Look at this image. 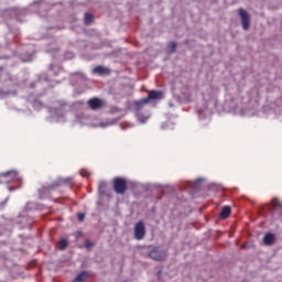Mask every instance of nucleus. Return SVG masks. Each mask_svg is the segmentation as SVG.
Instances as JSON below:
<instances>
[{"label": "nucleus", "instance_id": "9", "mask_svg": "<svg viewBox=\"0 0 282 282\" xmlns=\"http://www.w3.org/2000/svg\"><path fill=\"white\" fill-rule=\"evenodd\" d=\"M94 74H98V76H108V74H111V70L104 66H97L93 69Z\"/></svg>", "mask_w": 282, "mask_h": 282}, {"label": "nucleus", "instance_id": "14", "mask_svg": "<svg viewBox=\"0 0 282 282\" xmlns=\"http://www.w3.org/2000/svg\"><path fill=\"white\" fill-rule=\"evenodd\" d=\"M67 246H68V242L65 239H61L57 243L58 250H65Z\"/></svg>", "mask_w": 282, "mask_h": 282}, {"label": "nucleus", "instance_id": "20", "mask_svg": "<svg viewBox=\"0 0 282 282\" xmlns=\"http://www.w3.org/2000/svg\"><path fill=\"white\" fill-rule=\"evenodd\" d=\"M77 219L78 221H85V214H78Z\"/></svg>", "mask_w": 282, "mask_h": 282}, {"label": "nucleus", "instance_id": "1", "mask_svg": "<svg viewBox=\"0 0 282 282\" xmlns=\"http://www.w3.org/2000/svg\"><path fill=\"white\" fill-rule=\"evenodd\" d=\"M162 98V91L160 90H150L148 94V97L142 98L134 102V107L140 110L144 107V105H149L151 100H161Z\"/></svg>", "mask_w": 282, "mask_h": 282}, {"label": "nucleus", "instance_id": "6", "mask_svg": "<svg viewBox=\"0 0 282 282\" xmlns=\"http://www.w3.org/2000/svg\"><path fill=\"white\" fill-rule=\"evenodd\" d=\"M239 17L241 19L242 23V30H249L250 29V14L248 11L243 9H239Z\"/></svg>", "mask_w": 282, "mask_h": 282}, {"label": "nucleus", "instance_id": "15", "mask_svg": "<svg viewBox=\"0 0 282 282\" xmlns=\"http://www.w3.org/2000/svg\"><path fill=\"white\" fill-rule=\"evenodd\" d=\"M94 21V15L91 13H85V24L89 25Z\"/></svg>", "mask_w": 282, "mask_h": 282}, {"label": "nucleus", "instance_id": "3", "mask_svg": "<svg viewBox=\"0 0 282 282\" xmlns=\"http://www.w3.org/2000/svg\"><path fill=\"white\" fill-rule=\"evenodd\" d=\"M149 259H152L153 261H165L166 260V251L161 250L158 247H154L149 253Z\"/></svg>", "mask_w": 282, "mask_h": 282}, {"label": "nucleus", "instance_id": "19", "mask_svg": "<svg viewBox=\"0 0 282 282\" xmlns=\"http://www.w3.org/2000/svg\"><path fill=\"white\" fill-rule=\"evenodd\" d=\"M99 191H105V188H107V183L105 182H100L98 185Z\"/></svg>", "mask_w": 282, "mask_h": 282}, {"label": "nucleus", "instance_id": "7", "mask_svg": "<svg viewBox=\"0 0 282 282\" xmlns=\"http://www.w3.org/2000/svg\"><path fill=\"white\" fill-rule=\"evenodd\" d=\"M18 172L15 170L7 171L4 173L0 174V177L2 180H7V182H13V180H17Z\"/></svg>", "mask_w": 282, "mask_h": 282}, {"label": "nucleus", "instance_id": "16", "mask_svg": "<svg viewBox=\"0 0 282 282\" xmlns=\"http://www.w3.org/2000/svg\"><path fill=\"white\" fill-rule=\"evenodd\" d=\"M7 78H9L8 73L2 67H0V80H7Z\"/></svg>", "mask_w": 282, "mask_h": 282}, {"label": "nucleus", "instance_id": "18", "mask_svg": "<svg viewBox=\"0 0 282 282\" xmlns=\"http://www.w3.org/2000/svg\"><path fill=\"white\" fill-rule=\"evenodd\" d=\"M85 246H86L87 250H91V248L94 247V242L86 240Z\"/></svg>", "mask_w": 282, "mask_h": 282}, {"label": "nucleus", "instance_id": "11", "mask_svg": "<svg viewBox=\"0 0 282 282\" xmlns=\"http://www.w3.org/2000/svg\"><path fill=\"white\" fill-rule=\"evenodd\" d=\"M274 235L273 234H267L263 238L264 246H272L274 243Z\"/></svg>", "mask_w": 282, "mask_h": 282}, {"label": "nucleus", "instance_id": "13", "mask_svg": "<svg viewBox=\"0 0 282 282\" xmlns=\"http://www.w3.org/2000/svg\"><path fill=\"white\" fill-rule=\"evenodd\" d=\"M134 109H135V116L139 121L144 123V122H147V120H149V116H144V115H142V112H140L141 109L138 110V108L135 106H134Z\"/></svg>", "mask_w": 282, "mask_h": 282}, {"label": "nucleus", "instance_id": "8", "mask_svg": "<svg viewBox=\"0 0 282 282\" xmlns=\"http://www.w3.org/2000/svg\"><path fill=\"white\" fill-rule=\"evenodd\" d=\"M271 210L272 213H279L282 215V203L279 200V198H273L271 200Z\"/></svg>", "mask_w": 282, "mask_h": 282}, {"label": "nucleus", "instance_id": "5", "mask_svg": "<svg viewBox=\"0 0 282 282\" xmlns=\"http://www.w3.org/2000/svg\"><path fill=\"white\" fill-rule=\"evenodd\" d=\"M87 105L91 111H98V109H102V107H105V100L94 97L87 101Z\"/></svg>", "mask_w": 282, "mask_h": 282}, {"label": "nucleus", "instance_id": "2", "mask_svg": "<svg viewBox=\"0 0 282 282\" xmlns=\"http://www.w3.org/2000/svg\"><path fill=\"white\" fill-rule=\"evenodd\" d=\"M112 188L117 195H124L127 193V180L123 177H115L112 181Z\"/></svg>", "mask_w": 282, "mask_h": 282}, {"label": "nucleus", "instance_id": "4", "mask_svg": "<svg viewBox=\"0 0 282 282\" xmlns=\"http://www.w3.org/2000/svg\"><path fill=\"white\" fill-rule=\"evenodd\" d=\"M144 237H147V227L143 221H138L134 225V239H137V241H142Z\"/></svg>", "mask_w": 282, "mask_h": 282}, {"label": "nucleus", "instance_id": "12", "mask_svg": "<svg viewBox=\"0 0 282 282\" xmlns=\"http://www.w3.org/2000/svg\"><path fill=\"white\" fill-rule=\"evenodd\" d=\"M86 279H89V273H87L86 271H83L82 273H79L73 282H85Z\"/></svg>", "mask_w": 282, "mask_h": 282}, {"label": "nucleus", "instance_id": "10", "mask_svg": "<svg viewBox=\"0 0 282 282\" xmlns=\"http://www.w3.org/2000/svg\"><path fill=\"white\" fill-rule=\"evenodd\" d=\"M230 213H232V209L229 206L223 207L220 212V218L228 219L230 217Z\"/></svg>", "mask_w": 282, "mask_h": 282}, {"label": "nucleus", "instance_id": "21", "mask_svg": "<svg viewBox=\"0 0 282 282\" xmlns=\"http://www.w3.org/2000/svg\"><path fill=\"white\" fill-rule=\"evenodd\" d=\"M82 175H83V177H89V175L85 171H82Z\"/></svg>", "mask_w": 282, "mask_h": 282}, {"label": "nucleus", "instance_id": "17", "mask_svg": "<svg viewBox=\"0 0 282 282\" xmlns=\"http://www.w3.org/2000/svg\"><path fill=\"white\" fill-rule=\"evenodd\" d=\"M169 47H170L171 53L173 54V53H175L176 50H177V43H175V42H170Z\"/></svg>", "mask_w": 282, "mask_h": 282}]
</instances>
